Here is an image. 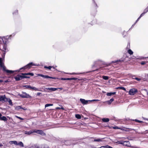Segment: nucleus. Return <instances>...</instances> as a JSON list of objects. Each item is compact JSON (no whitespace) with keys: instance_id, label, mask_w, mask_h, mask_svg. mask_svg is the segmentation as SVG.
Segmentation results:
<instances>
[{"instance_id":"412c9836","label":"nucleus","mask_w":148,"mask_h":148,"mask_svg":"<svg viewBox=\"0 0 148 148\" xmlns=\"http://www.w3.org/2000/svg\"><path fill=\"white\" fill-rule=\"evenodd\" d=\"M92 1L93 6H94L96 8L98 7L97 3H96L94 0H92Z\"/></svg>"},{"instance_id":"680f3d73","label":"nucleus","mask_w":148,"mask_h":148,"mask_svg":"<svg viewBox=\"0 0 148 148\" xmlns=\"http://www.w3.org/2000/svg\"><path fill=\"white\" fill-rule=\"evenodd\" d=\"M2 116V115L1 114V113H0V118H1V117Z\"/></svg>"},{"instance_id":"72a5a7b5","label":"nucleus","mask_w":148,"mask_h":148,"mask_svg":"<svg viewBox=\"0 0 148 148\" xmlns=\"http://www.w3.org/2000/svg\"><path fill=\"white\" fill-rule=\"evenodd\" d=\"M124 61V60L123 58H121L120 59L118 60H117L115 61L114 62H123Z\"/></svg>"},{"instance_id":"a18cd8bd","label":"nucleus","mask_w":148,"mask_h":148,"mask_svg":"<svg viewBox=\"0 0 148 148\" xmlns=\"http://www.w3.org/2000/svg\"><path fill=\"white\" fill-rule=\"evenodd\" d=\"M16 117L18 118V119H19L20 120H23V119L22 118H21V117H19V116H16Z\"/></svg>"},{"instance_id":"e2e57ef3","label":"nucleus","mask_w":148,"mask_h":148,"mask_svg":"<svg viewBox=\"0 0 148 148\" xmlns=\"http://www.w3.org/2000/svg\"><path fill=\"white\" fill-rule=\"evenodd\" d=\"M3 82V81L2 80H0V82Z\"/></svg>"},{"instance_id":"c85d7f7f","label":"nucleus","mask_w":148,"mask_h":148,"mask_svg":"<svg viewBox=\"0 0 148 148\" xmlns=\"http://www.w3.org/2000/svg\"><path fill=\"white\" fill-rule=\"evenodd\" d=\"M10 143H11L12 144H14L15 145H18V143H17V142L16 141H11L10 142Z\"/></svg>"},{"instance_id":"bb28decb","label":"nucleus","mask_w":148,"mask_h":148,"mask_svg":"<svg viewBox=\"0 0 148 148\" xmlns=\"http://www.w3.org/2000/svg\"><path fill=\"white\" fill-rule=\"evenodd\" d=\"M23 87H25L27 89H31V86L30 85H25L23 86Z\"/></svg>"},{"instance_id":"4be33fe9","label":"nucleus","mask_w":148,"mask_h":148,"mask_svg":"<svg viewBox=\"0 0 148 148\" xmlns=\"http://www.w3.org/2000/svg\"><path fill=\"white\" fill-rule=\"evenodd\" d=\"M31 89L33 90H34L35 91H39L40 90H39V89L38 88H36L35 87H32L31 86Z\"/></svg>"},{"instance_id":"052dcab7","label":"nucleus","mask_w":148,"mask_h":148,"mask_svg":"<svg viewBox=\"0 0 148 148\" xmlns=\"http://www.w3.org/2000/svg\"><path fill=\"white\" fill-rule=\"evenodd\" d=\"M146 91H147V95L148 96V91H147V90H146Z\"/></svg>"},{"instance_id":"6e6d98bb","label":"nucleus","mask_w":148,"mask_h":148,"mask_svg":"<svg viewBox=\"0 0 148 148\" xmlns=\"http://www.w3.org/2000/svg\"><path fill=\"white\" fill-rule=\"evenodd\" d=\"M21 109L24 110H27V109L26 108H25L24 107V108H22H22H21Z\"/></svg>"},{"instance_id":"37998d69","label":"nucleus","mask_w":148,"mask_h":148,"mask_svg":"<svg viewBox=\"0 0 148 148\" xmlns=\"http://www.w3.org/2000/svg\"><path fill=\"white\" fill-rule=\"evenodd\" d=\"M133 79H136L138 81H139L140 80H141L140 78H138L137 77H135V78H133Z\"/></svg>"},{"instance_id":"7ed1b4c3","label":"nucleus","mask_w":148,"mask_h":148,"mask_svg":"<svg viewBox=\"0 0 148 148\" xmlns=\"http://www.w3.org/2000/svg\"><path fill=\"white\" fill-rule=\"evenodd\" d=\"M138 92V90L135 88L130 89L129 92V94L131 95H134Z\"/></svg>"},{"instance_id":"58836bf2","label":"nucleus","mask_w":148,"mask_h":148,"mask_svg":"<svg viewBox=\"0 0 148 148\" xmlns=\"http://www.w3.org/2000/svg\"><path fill=\"white\" fill-rule=\"evenodd\" d=\"M93 64H94L92 66H95L96 65H98L99 64L98 62H96V61L94 62Z\"/></svg>"},{"instance_id":"5fc2aeb1","label":"nucleus","mask_w":148,"mask_h":148,"mask_svg":"<svg viewBox=\"0 0 148 148\" xmlns=\"http://www.w3.org/2000/svg\"><path fill=\"white\" fill-rule=\"evenodd\" d=\"M146 58H145L143 57H140V59H145Z\"/></svg>"},{"instance_id":"69168bd1","label":"nucleus","mask_w":148,"mask_h":148,"mask_svg":"<svg viewBox=\"0 0 148 148\" xmlns=\"http://www.w3.org/2000/svg\"><path fill=\"white\" fill-rule=\"evenodd\" d=\"M135 77L134 76H132V78L133 79V78H135V77Z\"/></svg>"},{"instance_id":"b1692460","label":"nucleus","mask_w":148,"mask_h":148,"mask_svg":"<svg viewBox=\"0 0 148 148\" xmlns=\"http://www.w3.org/2000/svg\"><path fill=\"white\" fill-rule=\"evenodd\" d=\"M114 100V99L113 98L111 99L110 100L108 101L107 102L108 104H110Z\"/></svg>"},{"instance_id":"9b49d317","label":"nucleus","mask_w":148,"mask_h":148,"mask_svg":"<svg viewBox=\"0 0 148 148\" xmlns=\"http://www.w3.org/2000/svg\"><path fill=\"white\" fill-rule=\"evenodd\" d=\"M34 133V130H30L29 131H25L24 133L25 134L28 135H30L31 134H32V133Z\"/></svg>"},{"instance_id":"5701e85b","label":"nucleus","mask_w":148,"mask_h":148,"mask_svg":"<svg viewBox=\"0 0 148 148\" xmlns=\"http://www.w3.org/2000/svg\"><path fill=\"white\" fill-rule=\"evenodd\" d=\"M18 10H15L12 13V14L13 16H15L18 14Z\"/></svg>"},{"instance_id":"9d476101","label":"nucleus","mask_w":148,"mask_h":148,"mask_svg":"<svg viewBox=\"0 0 148 148\" xmlns=\"http://www.w3.org/2000/svg\"><path fill=\"white\" fill-rule=\"evenodd\" d=\"M8 98H6L5 97V95L0 96V101H4V102H7L8 101Z\"/></svg>"},{"instance_id":"3c124183","label":"nucleus","mask_w":148,"mask_h":148,"mask_svg":"<svg viewBox=\"0 0 148 148\" xmlns=\"http://www.w3.org/2000/svg\"><path fill=\"white\" fill-rule=\"evenodd\" d=\"M140 17H139L137 19L136 21L135 22V23H136L140 19Z\"/></svg>"},{"instance_id":"a211bd4d","label":"nucleus","mask_w":148,"mask_h":148,"mask_svg":"<svg viewBox=\"0 0 148 148\" xmlns=\"http://www.w3.org/2000/svg\"><path fill=\"white\" fill-rule=\"evenodd\" d=\"M102 120L103 122H108L109 121V119L108 118H103L102 119Z\"/></svg>"},{"instance_id":"0eeeda50","label":"nucleus","mask_w":148,"mask_h":148,"mask_svg":"<svg viewBox=\"0 0 148 148\" xmlns=\"http://www.w3.org/2000/svg\"><path fill=\"white\" fill-rule=\"evenodd\" d=\"M38 76H41L42 77H44L45 78H50V79H56V78L55 77H50L48 75H44L42 74H38Z\"/></svg>"},{"instance_id":"473e14b6","label":"nucleus","mask_w":148,"mask_h":148,"mask_svg":"<svg viewBox=\"0 0 148 148\" xmlns=\"http://www.w3.org/2000/svg\"><path fill=\"white\" fill-rule=\"evenodd\" d=\"M8 101L9 102V104L11 106H12L13 105L12 100L11 99H10L9 98H8Z\"/></svg>"},{"instance_id":"8fccbe9b","label":"nucleus","mask_w":148,"mask_h":148,"mask_svg":"<svg viewBox=\"0 0 148 148\" xmlns=\"http://www.w3.org/2000/svg\"><path fill=\"white\" fill-rule=\"evenodd\" d=\"M113 128L114 129H119V128L117 126H114V127H113Z\"/></svg>"},{"instance_id":"423d86ee","label":"nucleus","mask_w":148,"mask_h":148,"mask_svg":"<svg viewBox=\"0 0 148 148\" xmlns=\"http://www.w3.org/2000/svg\"><path fill=\"white\" fill-rule=\"evenodd\" d=\"M119 144L123 145H124L126 146L127 147H130V143L129 141H120L119 142Z\"/></svg>"},{"instance_id":"338daca9","label":"nucleus","mask_w":148,"mask_h":148,"mask_svg":"<svg viewBox=\"0 0 148 148\" xmlns=\"http://www.w3.org/2000/svg\"><path fill=\"white\" fill-rule=\"evenodd\" d=\"M59 89H61V90H62V88H59Z\"/></svg>"},{"instance_id":"4d7b16f0","label":"nucleus","mask_w":148,"mask_h":148,"mask_svg":"<svg viewBox=\"0 0 148 148\" xmlns=\"http://www.w3.org/2000/svg\"><path fill=\"white\" fill-rule=\"evenodd\" d=\"M135 24H136V23H135L134 24H133L132 25V26L130 28V29H129V30H130L131 29L132 27H133L134 26V25H135Z\"/></svg>"},{"instance_id":"f8f14e48","label":"nucleus","mask_w":148,"mask_h":148,"mask_svg":"<svg viewBox=\"0 0 148 148\" xmlns=\"http://www.w3.org/2000/svg\"><path fill=\"white\" fill-rule=\"evenodd\" d=\"M3 51V53L2 54L1 56L2 58H1L2 59H3V60H4L5 56V54L6 52L8 51V50L7 49H6L5 51H3V50H1Z\"/></svg>"},{"instance_id":"393cba45","label":"nucleus","mask_w":148,"mask_h":148,"mask_svg":"<svg viewBox=\"0 0 148 148\" xmlns=\"http://www.w3.org/2000/svg\"><path fill=\"white\" fill-rule=\"evenodd\" d=\"M18 145H19L21 147H23L24 146V144L23 142L21 141L19 142L18 144Z\"/></svg>"},{"instance_id":"864d4df0","label":"nucleus","mask_w":148,"mask_h":148,"mask_svg":"<svg viewBox=\"0 0 148 148\" xmlns=\"http://www.w3.org/2000/svg\"><path fill=\"white\" fill-rule=\"evenodd\" d=\"M41 94V93L40 92H38L37 93V96H39Z\"/></svg>"},{"instance_id":"20e7f679","label":"nucleus","mask_w":148,"mask_h":148,"mask_svg":"<svg viewBox=\"0 0 148 148\" xmlns=\"http://www.w3.org/2000/svg\"><path fill=\"white\" fill-rule=\"evenodd\" d=\"M19 96L23 98H27L31 97V96L25 92H22V94L19 95Z\"/></svg>"},{"instance_id":"f3484780","label":"nucleus","mask_w":148,"mask_h":148,"mask_svg":"<svg viewBox=\"0 0 148 148\" xmlns=\"http://www.w3.org/2000/svg\"><path fill=\"white\" fill-rule=\"evenodd\" d=\"M21 74L25 75H30L31 76H33L34 75V73H21Z\"/></svg>"},{"instance_id":"4468645a","label":"nucleus","mask_w":148,"mask_h":148,"mask_svg":"<svg viewBox=\"0 0 148 148\" xmlns=\"http://www.w3.org/2000/svg\"><path fill=\"white\" fill-rule=\"evenodd\" d=\"M25 75H19V76L20 78V80L23 78H29L30 77L29 76H25Z\"/></svg>"},{"instance_id":"c9c22d12","label":"nucleus","mask_w":148,"mask_h":148,"mask_svg":"<svg viewBox=\"0 0 148 148\" xmlns=\"http://www.w3.org/2000/svg\"><path fill=\"white\" fill-rule=\"evenodd\" d=\"M102 78L104 80H108L109 79V77L106 76H102Z\"/></svg>"},{"instance_id":"ea45409f","label":"nucleus","mask_w":148,"mask_h":148,"mask_svg":"<svg viewBox=\"0 0 148 148\" xmlns=\"http://www.w3.org/2000/svg\"><path fill=\"white\" fill-rule=\"evenodd\" d=\"M44 68L45 69H48L49 70H50L51 68V66H45Z\"/></svg>"},{"instance_id":"ddd939ff","label":"nucleus","mask_w":148,"mask_h":148,"mask_svg":"<svg viewBox=\"0 0 148 148\" xmlns=\"http://www.w3.org/2000/svg\"><path fill=\"white\" fill-rule=\"evenodd\" d=\"M103 138H95L93 140H92V142H100L103 141Z\"/></svg>"},{"instance_id":"4c0bfd02","label":"nucleus","mask_w":148,"mask_h":148,"mask_svg":"<svg viewBox=\"0 0 148 148\" xmlns=\"http://www.w3.org/2000/svg\"><path fill=\"white\" fill-rule=\"evenodd\" d=\"M147 12L145 11L144 10L143 12L140 15V16L139 17H140V18H141V17L144 16L145 14Z\"/></svg>"},{"instance_id":"aec40b11","label":"nucleus","mask_w":148,"mask_h":148,"mask_svg":"<svg viewBox=\"0 0 148 148\" xmlns=\"http://www.w3.org/2000/svg\"><path fill=\"white\" fill-rule=\"evenodd\" d=\"M116 93V92H108L107 93V95L108 96H110L112 95H115Z\"/></svg>"},{"instance_id":"c756f323","label":"nucleus","mask_w":148,"mask_h":148,"mask_svg":"<svg viewBox=\"0 0 148 148\" xmlns=\"http://www.w3.org/2000/svg\"><path fill=\"white\" fill-rule=\"evenodd\" d=\"M67 80H76L78 79V80H80V79H78L77 78H67Z\"/></svg>"},{"instance_id":"09e8293b","label":"nucleus","mask_w":148,"mask_h":148,"mask_svg":"<svg viewBox=\"0 0 148 148\" xmlns=\"http://www.w3.org/2000/svg\"><path fill=\"white\" fill-rule=\"evenodd\" d=\"M67 78H61V79L62 80H67Z\"/></svg>"},{"instance_id":"c03bdc74","label":"nucleus","mask_w":148,"mask_h":148,"mask_svg":"<svg viewBox=\"0 0 148 148\" xmlns=\"http://www.w3.org/2000/svg\"><path fill=\"white\" fill-rule=\"evenodd\" d=\"M99 100L98 99H93L92 100H90V102L94 101H99Z\"/></svg>"},{"instance_id":"e433bc0d","label":"nucleus","mask_w":148,"mask_h":148,"mask_svg":"<svg viewBox=\"0 0 148 148\" xmlns=\"http://www.w3.org/2000/svg\"><path fill=\"white\" fill-rule=\"evenodd\" d=\"M71 73L70 74V75H74V74H76V75H79L80 74H83V73Z\"/></svg>"},{"instance_id":"dca6fc26","label":"nucleus","mask_w":148,"mask_h":148,"mask_svg":"<svg viewBox=\"0 0 148 148\" xmlns=\"http://www.w3.org/2000/svg\"><path fill=\"white\" fill-rule=\"evenodd\" d=\"M0 120L1 121H6L7 120V119L6 118V117L4 116H1V118H0Z\"/></svg>"},{"instance_id":"2f4dec72","label":"nucleus","mask_w":148,"mask_h":148,"mask_svg":"<svg viewBox=\"0 0 148 148\" xmlns=\"http://www.w3.org/2000/svg\"><path fill=\"white\" fill-rule=\"evenodd\" d=\"M127 52L130 55L132 54L133 53V51L130 49H128V50L127 51Z\"/></svg>"},{"instance_id":"f704fd0d","label":"nucleus","mask_w":148,"mask_h":148,"mask_svg":"<svg viewBox=\"0 0 148 148\" xmlns=\"http://www.w3.org/2000/svg\"><path fill=\"white\" fill-rule=\"evenodd\" d=\"M75 117L77 119H80L81 118V116L80 114H76L75 115Z\"/></svg>"},{"instance_id":"f257e3e1","label":"nucleus","mask_w":148,"mask_h":148,"mask_svg":"<svg viewBox=\"0 0 148 148\" xmlns=\"http://www.w3.org/2000/svg\"><path fill=\"white\" fill-rule=\"evenodd\" d=\"M4 60L1 59L0 57V67L3 69V70L4 71L6 72L7 73L12 74L15 72H19L22 69L25 70L27 69H29L31 66H38L39 65L37 64H35L32 62H30L27 64L26 66L20 68L19 70H16L15 71L10 70L6 69L5 66L4 65L3 62Z\"/></svg>"},{"instance_id":"39448f33","label":"nucleus","mask_w":148,"mask_h":148,"mask_svg":"<svg viewBox=\"0 0 148 148\" xmlns=\"http://www.w3.org/2000/svg\"><path fill=\"white\" fill-rule=\"evenodd\" d=\"M34 130V133L40 134L42 136L45 135V134L42 130Z\"/></svg>"},{"instance_id":"0e129e2a","label":"nucleus","mask_w":148,"mask_h":148,"mask_svg":"<svg viewBox=\"0 0 148 148\" xmlns=\"http://www.w3.org/2000/svg\"><path fill=\"white\" fill-rule=\"evenodd\" d=\"M61 109H62V110H64V108L63 107H62L61 108Z\"/></svg>"},{"instance_id":"6ab92c4d","label":"nucleus","mask_w":148,"mask_h":148,"mask_svg":"<svg viewBox=\"0 0 148 148\" xmlns=\"http://www.w3.org/2000/svg\"><path fill=\"white\" fill-rule=\"evenodd\" d=\"M14 78L16 81H18L20 80V78L19 76V75H18L17 76L14 77Z\"/></svg>"},{"instance_id":"2eb2a0df","label":"nucleus","mask_w":148,"mask_h":148,"mask_svg":"<svg viewBox=\"0 0 148 148\" xmlns=\"http://www.w3.org/2000/svg\"><path fill=\"white\" fill-rule=\"evenodd\" d=\"M45 88L47 90H51L52 91H55L57 90V88Z\"/></svg>"},{"instance_id":"603ef678","label":"nucleus","mask_w":148,"mask_h":148,"mask_svg":"<svg viewBox=\"0 0 148 148\" xmlns=\"http://www.w3.org/2000/svg\"><path fill=\"white\" fill-rule=\"evenodd\" d=\"M57 67V66H51V68H53L54 69H55L56 70H57L55 68Z\"/></svg>"},{"instance_id":"f03ea898","label":"nucleus","mask_w":148,"mask_h":148,"mask_svg":"<svg viewBox=\"0 0 148 148\" xmlns=\"http://www.w3.org/2000/svg\"><path fill=\"white\" fill-rule=\"evenodd\" d=\"M1 39L3 40V42L1 43L0 44V49L1 50H3L5 51L6 50L7 48V44L8 43L9 41L8 40L5 39L4 38H1Z\"/></svg>"},{"instance_id":"bf43d9fd","label":"nucleus","mask_w":148,"mask_h":148,"mask_svg":"<svg viewBox=\"0 0 148 148\" xmlns=\"http://www.w3.org/2000/svg\"><path fill=\"white\" fill-rule=\"evenodd\" d=\"M5 82L6 83V82H8V80H7L5 81Z\"/></svg>"},{"instance_id":"de8ad7c7","label":"nucleus","mask_w":148,"mask_h":148,"mask_svg":"<svg viewBox=\"0 0 148 148\" xmlns=\"http://www.w3.org/2000/svg\"><path fill=\"white\" fill-rule=\"evenodd\" d=\"M145 64H146V63L145 62H144V61L140 63L142 65H144Z\"/></svg>"},{"instance_id":"a19ab883","label":"nucleus","mask_w":148,"mask_h":148,"mask_svg":"<svg viewBox=\"0 0 148 148\" xmlns=\"http://www.w3.org/2000/svg\"><path fill=\"white\" fill-rule=\"evenodd\" d=\"M53 105V104H50V103H48L47 104L45 105V107H48L49 106H51Z\"/></svg>"},{"instance_id":"774afa93","label":"nucleus","mask_w":148,"mask_h":148,"mask_svg":"<svg viewBox=\"0 0 148 148\" xmlns=\"http://www.w3.org/2000/svg\"><path fill=\"white\" fill-rule=\"evenodd\" d=\"M145 120L148 121V119H146Z\"/></svg>"},{"instance_id":"cd10ccee","label":"nucleus","mask_w":148,"mask_h":148,"mask_svg":"<svg viewBox=\"0 0 148 148\" xmlns=\"http://www.w3.org/2000/svg\"><path fill=\"white\" fill-rule=\"evenodd\" d=\"M131 121H135L136 122L139 123H142L143 122V121H140V120H139L137 119H135L134 120L131 119Z\"/></svg>"},{"instance_id":"49530a36","label":"nucleus","mask_w":148,"mask_h":148,"mask_svg":"<svg viewBox=\"0 0 148 148\" xmlns=\"http://www.w3.org/2000/svg\"><path fill=\"white\" fill-rule=\"evenodd\" d=\"M146 12H148V6L144 10Z\"/></svg>"},{"instance_id":"6e6552de","label":"nucleus","mask_w":148,"mask_h":148,"mask_svg":"<svg viewBox=\"0 0 148 148\" xmlns=\"http://www.w3.org/2000/svg\"><path fill=\"white\" fill-rule=\"evenodd\" d=\"M16 34L15 33H13L12 34L9 35V36H6L4 37L3 38H5V39H6L9 40H10L11 38L14 36Z\"/></svg>"},{"instance_id":"1a4fd4ad","label":"nucleus","mask_w":148,"mask_h":148,"mask_svg":"<svg viewBox=\"0 0 148 148\" xmlns=\"http://www.w3.org/2000/svg\"><path fill=\"white\" fill-rule=\"evenodd\" d=\"M80 101L81 103L84 105H86L88 103V102L90 101V100H86L82 98L80 99Z\"/></svg>"},{"instance_id":"79ce46f5","label":"nucleus","mask_w":148,"mask_h":148,"mask_svg":"<svg viewBox=\"0 0 148 148\" xmlns=\"http://www.w3.org/2000/svg\"><path fill=\"white\" fill-rule=\"evenodd\" d=\"M98 62L100 64V63L102 62L103 61L101 60L98 59V60H96V62Z\"/></svg>"},{"instance_id":"7c9ffc66","label":"nucleus","mask_w":148,"mask_h":148,"mask_svg":"<svg viewBox=\"0 0 148 148\" xmlns=\"http://www.w3.org/2000/svg\"><path fill=\"white\" fill-rule=\"evenodd\" d=\"M117 88L121 89V90H123L125 91L126 90V89L125 88H124L123 87H122V86L119 87Z\"/></svg>"},{"instance_id":"13d9d810","label":"nucleus","mask_w":148,"mask_h":148,"mask_svg":"<svg viewBox=\"0 0 148 148\" xmlns=\"http://www.w3.org/2000/svg\"><path fill=\"white\" fill-rule=\"evenodd\" d=\"M3 146V145L1 143H0V147H2Z\"/></svg>"},{"instance_id":"a878e982","label":"nucleus","mask_w":148,"mask_h":148,"mask_svg":"<svg viewBox=\"0 0 148 148\" xmlns=\"http://www.w3.org/2000/svg\"><path fill=\"white\" fill-rule=\"evenodd\" d=\"M22 107L21 106H16L15 110H19L20 109H21Z\"/></svg>"}]
</instances>
